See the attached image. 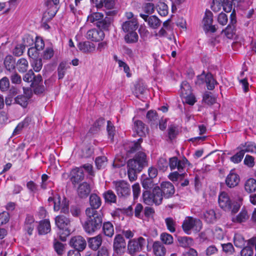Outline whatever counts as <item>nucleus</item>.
I'll list each match as a JSON object with an SVG mask.
<instances>
[{"mask_svg":"<svg viewBox=\"0 0 256 256\" xmlns=\"http://www.w3.org/2000/svg\"><path fill=\"white\" fill-rule=\"evenodd\" d=\"M174 184L168 181L162 182L160 186H155L152 190H145L142 192L144 202L148 205H160L163 198H172L175 193Z\"/></svg>","mask_w":256,"mask_h":256,"instance_id":"nucleus-1","label":"nucleus"},{"mask_svg":"<svg viewBox=\"0 0 256 256\" xmlns=\"http://www.w3.org/2000/svg\"><path fill=\"white\" fill-rule=\"evenodd\" d=\"M213 22V14L211 11L206 10L203 18V24L204 28L212 24Z\"/></svg>","mask_w":256,"mask_h":256,"instance_id":"nucleus-48","label":"nucleus"},{"mask_svg":"<svg viewBox=\"0 0 256 256\" xmlns=\"http://www.w3.org/2000/svg\"><path fill=\"white\" fill-rule=\"evenodd\" d=\"M152 249L156 256H164L166 254V248L159 241H156L152 244Z\"/></svg>","mask_w":256,"mask_h":256,"instance_id":"nucleus-27","label":"nucleus"},{"mask_svg":"<svg viewBox=\"0 0 256 256\" xmlns=\"http://www.w3.org/2000/svg\"><path fill=\"white\" fill-rule=\"evenodd\" d=\"M178 240L180 245L184 248L189 247L192 246L194 243L193 239L188 236H178Z\"/></svg>","mask_w":256,"mask_h":256,"instance_id":"nucleus-39","label":"nucleus"},{"mask_svg":"<svg viewBox=\"0 0 256 256\" xmlns=\"http://www.w3.org/2000/svg\"><path fill=\"white\" fill-rule=\"evenodd\" d=\"M161 24L160 20L154 15L151 16L148 18V26L154 28H157Z\"/></svg>","mask_w":256,"mask_h":256,"instance_id":"nucleus-46","label":"nucleus"},{"mask_svg":"<svg viewBox=\"0 0 256 256\" xmlns=\"http://www.w3.org/2000/svg\"><path fill=\"white\" fill-rule=\"evenodd\" d=\"M142 184L143 188L146 190H148L153 188L154 187V183L152 178H146L143 180L142 182Z\"/></svg>","mask_w":256,"mask_h":256,"instance_id":"nucleus-55","label":"nucleus"},{"mask_svg":"<svg viewBox=\"0 0 256 256\" xmlns=\"http://www.w3.org/2000/svg\"><path fill=\"white\" fill-rule=\"evenodd\" d=\"M86 220L82 224L84 231L88 234H93L100 230L102 224V214L100 211H93L91 209L86 210Z\"/></svg>","mask_w":256,"mask_h":256,"instance_id":"nucleus-2","label":"nucleus"},{"mask_svg":"<svg viewBox=\"0 0 256 256\" xmlns=\"http://www.w3.org/2000/svg\"><path fill=\"white\" fill-rule=\"evenodd\" d=\"M102 236L100 234L94 237L89 238L88 240V246L90 249L96 250L102 245Z\"/></svg>","mask_w":256,"mask_h":256,"instance_id":"nucleus-23","label":"nucleus"},{"mask_svg":"<svg viewBox=\"0 0 256 256\" xmlns=\"http://www.w3.org/2000/svg\"><path fill=\"white\" fill-rule=\"evenodd\" d=\"M234 242L236 247L241 248L244 246L246 240L242 234H235L234 237Z\"/></svg>","mask_w":256,"mask_h":256,"instance_id":"nucleus-49","label":"nucleus"},{"mask_svg":"<svg viewBox=\"0 0 256 256\" xmlns=\"http://www.w3.org/2000/svg\"><path fill=\"white\" fill-rule=\"evenodd\" d=\"M194 226H198L201 228L202 222L198 218H194L192 216H186L182 222V227L184 232L188 234H190L191 230Z\"/></svg>","mask_w":256,"mask_h":256,"instance_id":"nucleus-9","label":"nucleus"},{"mask_svg":"<svg viewBox=\"0 0 256 256\" xmlns=\"http://www.w3.org/2000/svg\"><path fill=\"white\" fill-rule=\"evenodd\" d=\"M4 64L6 70L10 72L12 71L16 68V59L11 55H8L6 56Z\"/></svg>","mask_w":256,"mask_h":256,"instance_id":"nucleus-31","label":"nucleus"},{"mask_svg":"<svg viewBox=\"0 0 256 256\" xmlns=\"http://www.w3.org/2000/svg\"><path fill=\"white\" fill-rule=\"evenodd\" d=\"M138 36L135 31L128 32L124 36V40L128 44L136 43L138 41Z\"/></svg>","mask_w":256,"mask_h":256,"instance_id":"nucleus-40","label":"nucleus"},{"mask_svg":"<svg viewBox=\"0 0 256 256\" xmlns=\"http://www.w3.org/2000/svg\"><path fill=\"white\" fill-rule=\"evenodd\" d=\"M91 189L90 184L86 182H83L79 184L77 189V194L80 198H86L90 194Z\"/></svg>","mask_w":256,"mask_h":256,"instance_id":"nucleus-19","label":"nucleus"},{"mask_svg":"<svg viewBox=\"0 0 256 256\" xmlns=\"http://www.w3.org/2000/svg\"><path fill=\"white\" fill-rule=\"evenodd\" d=\"M236 26L228 25L224 29H223L221 34H224V36L229 39H232L235 34Z\"/></svg>","mask_w":256,"mask_h":256,"instance_id":"nucleus-45","label":"nucleus"},{"mask_svg":"<svg viewBox=\"0 0 256 256\" xmlns=\"http://www.w3.org/2000/svg\"><path fill=\"white\" fill-rule=\"evenodd\" d=\"M146 118L151 124H154L158 120V116L156 111L148 110L146 115Z\"/></svg>","mask_w":256,"mask_h":256,"instance_id":"nucleus-44","label":"nucleus"},{"mask_svg":"<svg viewBox=\"0 0 256 256\" xmlns=\"http://www.w3.org/2000/svg\"><path fill=\"white\" fill-rule=\"evenodd\" d=\"M178 132L177 126L174 125L170 126L168 130V134L169 139L171 140L174 139L178 134Z\"/></svg>","mask_w":256,"mask_h":256,"instance_id":"nucleus-53","label":"nucleus"},{"mask_svg":"<svg viewBox=\"0 0 256 256\" xmlns=\"http://www.w3.org/2000/svg\"><path fill=\"white\" fill-rule=\"evenodd\" d=\"M30 118H25L22 122L18 123L17 126L15 128L13 134L16 135L20 133V132L25 127H27L30 124Z\"/></svg>","mask_w":256,"mask_h":256,"instance_id":"nucleus-41","label":"nucleus"},{"mask_svg":"<svg viewBox=\"0 0 256 256\" xmlns=\"http://www.w3.org/2000/svg\"><path fill=\"white\" fill-rule=\"evenodd\" d=\"M146 244V240L142 236L130 240L128 244V254L133 255L136 252L142 251Z\"/></svg>","mask_w":256,"mask_h":256,"instance_id":"nucleus-5","label":"nucleus"},{"mask_svg":"<svg viewBox=\"0 0 256 256\" xmlns=\"http://www.w3.org/2000/svg\"><path fill=\"white\" fill-rule=\"evenodd\" d=\"M108 159L105 156H100L96 158L95 164L98 169L100 170L104 168L107 164Z\"/></svg>","mask_w":256,"mask_h":256,"instance_id":"nucleus-42","label":"nucleus"},{"mask_svg":"<svg viewBox=\"0 0 256 256\" xmlns=\"http://www.w3.org/2000/svg\"><path fill=\"white\" fill-rule=\"evenodd\" d=\"M134 129L136 134L140 136H143L148 132V128L141 120H137L134 123Z\"/></svg>","mask_w":256,"mask_h":256,"instance_id":"nucleus-28","label":"nucleus"},{"mask_svg":"<svg viewBox=\"0 0 256 256\" xmlns=\"http://www.w3.org/2000/svg\"><path fill=\"white\" fill-rule=\"evenodd\" d=\"M46 5L48 10V14L52 16H54L59 9L58 5V4H53L50 0H47L46 1Z\"/></svg>","mask_w":256,"mask_h":256,"instance_id":"nucleus-35","label":"nucleus"},{"mask_svg":"<svg viewBox=\"0 0 256 256\" xmlns=\"http://www.w3.org/2000/svg\"><path fill=\"white\" fill-rule=\"evenodd\" d=\"M103 197L106 202L116 203V196L114 192L112 190H108L102 194Z\"/></svg>","mask_w":256,"mask_h":256,"instance_id":"nucleus-37","label":"nucleus"},{"mask_svg":"<svg viewBox=\"0 0 256 256\" xmlns=\"http://www.w3.org/2000/svg\"><path fill=\"white\" fill-rule=\"evenodd\" d=\"M42 78L40 74H34L30 84L34 94H40L46 90V87L42 84Z\"/></svg>","mask_w":256,"mask_h":256,"instance_id":"nucleus-10","label":"nucleus"},{"mask_svg":"<svg viewBox=\"0 0 256 256\" xmlns=\"http://www.w3.org/2000/svg\"><path fill=\"white\" fill-rule=\"evenodd\" d=\"M222 6V0H213L211 5V9L214 12H218Z\"/></svg>","mask_w":256,"mask_h":256,"instance_id":"nucleus-62","label":"nucleus"},{"mask_svg":"<svg viewBox=\"0 0 256 256\" xmlns=\"http://www.w3.org/2000/svg\"><path fill=\"white\" fill-rule=\"evenodd\" d=\"M126 247V242L123 236L120 234L115 236L114 239L113 248L117 254L124 253Z\"/></svg>","mask_w":256,"mask_h":256,"instance_id":"nucleus-14","label":"nucleus"},{"mask_svg":"<svg viewBox=\"0 0 256 256\" xmlns=\"http://www.w3.org/2000/svg\"><path fill=\"white\" fill-rule=\"evenodd\" d=\"M36 222L35 221L34 218L32 215L28 214L23 225V230L30 236L33 234V232L36 227Z\"/></svg>","mask_w":256,"mask_h":256,"instance_id":"nucleus-13","label":"nucleus"},{"mask_svg":"<svg viewBox=\"0 0 256 256\" xmlns=\"http://www.w3.org/2000/svg\"><path fill=\"white\" fill-rule=\"evenodd\" d=\"M78 48L80 51L84 53H90L95 50L94 44L88 41L80 42Z\"/></svg>","mask_w":256,"mask_h":256,"instance_id":"nucleus-26","label":"nucleus"},{"mask_svg":"<svg viewBox=\"0 0 256 256\" xmlns=\"http://www.w3.org/2000/svg\"><path fill=\"white\" fill-rule=\"evenodd\" d=\"M164 222L168 230L171 233H174L176 230V220L172 217L165 218Z\"/></svg>","mask_w":256,"mask_h":256,"instance_id":"nucleus-38","label":"nucleus"},{"mask_svg":"<svg viewBox=\"0 0 256 256\" xmlns=\"http://www.w3.org/2000/svg\"><path fill=\"white\" fill-rule=\"evenodd\" d=\"M132 161L127 162L128 175L129 180L132 182L136 180V172H140L142 170L138 168L136 166L132 165Z\"/></svg>","mask_w":256,"mask_h":256,"instance_id":"nucleus-24","label":"nucleus"},{"mask_svg":"<svg viewBox=\"0 0 256 256\" xmlns=\"http://www.w3.org/2000/svg\"><path fill=\"white\" fill-rule=\"evenodd\" d=\"M66 70V64L62 62L60 64L58 68V79H62L64 77Z\"/></svg>","mask_w":256,"mask_h":256,"instance_id":"nucleus-58","label":"nucleus"},{"mask_svg":"<svg viewBox=\"0 0 256 256\" xmlns=\"http://www.w3.org/2000/svg\"><path fill=\"white\" fill-rule=\"evenodd\" d=\"M39 235H44L49 233L51 230V226L48 219H44L39 222L37 227Z\"/></svg>","mask_w":256,"mask_h":256,"instance_id":"nucleus-20","label":"nucleus"},{"mask_svg":"<svg viewBox=\"0 0 256 256\" xmlns=\"http://www.w3.org/2000/svg\"><path fill=\"white\" fill-rule=\"evenodd\" d=\"M192 92V88L188 82L183 81L180 85V96H183Z\"/></svg>","mask_w":256,"mask_h":256,"instance_id":"nucleus-47","label":"nucleus"},{"mask_svg":"<svg viewBox=\"0 0 256 256\" xmlns=\"http://www.w3.org/2000/svg\"><path fill=\"white\" fill-rule=\"evenodd\" d=\"M218 202L220 207L225 212H230L232 208V202L228 195L224 192H222L218 199Z\"/></svg>","mask_w":256,"mask_h":256,"instance_id":"nucleus-12","label":"nucleus"},{"mask_svg":"<svg viewBox=\"0 0 256 256\" xmlns=\"http://www.w3.org/2000/svg\"><path fill=\"white\" fill-rule=\"evenodd\" d=\"M186 165L190 166L191 164L185 156H184L181 160H178L176 156H173L169 158L168 166L171 170L176 168L178 172H182L184 170Z\"/></svg>","mask_w":256,"mask_h":256,"instance_id":"nucleus-7","label":"nucleus"},{"mask_svg":"<svg viewBox=\"0 0 256 256\" xmlns=\"http://www.w3.org/2000/svg\"><path fill=\"white\" fill-rule=\"evenodd\" d=\"M244 155V152L241 150L239 152H237L233 156L230 157V160L231 162H233L234 163L238 164L242 160Z\"/></svg>","mask_w":256,"mask_h":256,"instance_id":"nucleus-56","label":"nucleus"},{"mask_svg":"<svg viewBox=\"0 0 256 256\" xmlns=\"http://www.w3.org/2000/svg\"><path fill=\"white\" fill-rule=\"evenodd\" d=\"M138 28V22L136 18H133L130 20L126 21L122 24V28L124 32L135 31Z\"/></svg>","mask_w":256,"mask_h":256,"instance_id":"nucleus-25","label":"nucleus"},{"mask_svg":"<svg viewBox=\"0 0 256 256\" xmlns=\"http://www.w3.org/2000/svg\"><path fill=\"white\" fill-rule=\"evenodd\" d=\"M69 205V200L65 196H64L60 206V212L65 214H68L70 212Z\"/></svg>","mask_w":256,"mask_h":256,"instance_id":"nucleus-52","label":"nucleus"},{"mask_svg":"<svg viewBox=\"0 0 256 256\" xmlns=\"http://www.w3.org/2000/svg\"><path fill=\"white\" fill-rule=\"evenodd\" d=\"M157 10L161 16H166L168 14V6L163 2H160L157 5Z\"/></svg>","mask_w":256,"mask_h":256,"instance_id":"nucleus-51","label":"nucleus"},{"mask_svg":"<svg viewBox=\"0 0 256 256\" xmlns=\"http://www.w3.org/2000/svg\"><path fill=\"white\" fill-rule=\"evenodd\" d=\"M112 184L115 187V190L119 197H126L130 194V186L126 182L123 180H120L114 181Z\"/></svg>","mask_w":256,"mask_h":256,"instance_id":"nucleus-8","label":"nucleus"},{"mask_svg":"<svg viewBox=\"0 0 256 256\" xmlns=\"http://www.w3.org/2000/svg\"><path fill=\"white\" fill-rule=\"evenodd\" d=\"M160 240L166 244H170L173 242L174 238L172 236L166 232H163L160 236Z\"/></svg>","mask_w":256,"mask_h":256,"instance_id":"nucleus-54","label":"nucleus"},{"mask_svg":"<svg viewBox=\"0 0 256 256\" xmlns=\"http://www.w3.org/2000/svg\"><path fill=\"white\" fill-rule=\"evenodd\" d=\"M55 224L60 230V238L64 242L66 237L70 235L72 230L71 220L69 218L60 214L55 218Z\"/></svg>","mask_w":256,"mask_h":256,"instance_id":"nucleus-3","label":"nucleus"},{"mask_svg":"<svg viewBox=\"0 0 256 256\" xmlns=\"http://www.w3.org/2000/svg\"><path fill=\"white\" fill-rule=\"evenodd\" d=\"M197 81L200 84L205 82L207 89L210 90H213L215 86L218 84L210 72L206 74L204 71L197 76Z\"/></svg>","mask_w":256,"mask_h":256,"instance_id":"nucleus-6","label":"nucleus"},{"mask_svg":"<svg viewBox=\"0 0 256 256\" xmlns=\"http://www.w3.org/2000/svg\"><path fill=\"white\" fill-rule=\"evenodd\" d=\"M102 231L106 236L112 238L114 234V228L112 222H104L102 224Z\"/></svg>","mask_w":256,"mask_h":256,"instance_id":"nucleus-34","label":"nucleus"},{"mask_svg":"<svg viewBox=\"0 0 256 256\" xmlns=\"http://www.w3.org/2000/svg\"><path fill=\"white\" fill-rule=\"evenodd\" d=\"M203 218L208 224H214L216 220L215 211L212 209L206 210L203 214Z\"/></svg>","mask_w":256,"mask_h":256,"instance_id":"nucleus-29","label":"nucleus"},{"mask_svg":"<svg viewBox=\"0 0 256 256\" xmlns=\"http://www.w3.org/2000/svg\"><path fill=\"white\" fill-rule=\"evenodd\" d=\"M87 21L94 24L98 28L108 31L111 24V18L100 12H93L88 16Z\"/></svg>","mask_w":256,"mask_h":256,"instance_id":"nucleus-4","label":"nucleus"},{"mask_svg":"<svg viewBox=\"0 0 256 256\" xmlns=\"http://www.w3.org/2000/svg\"><path fill=\"white\" fill-rule=\"evenodd\" d=\"M103 29H96V28L91 29L87 32L86 38L94 42H99L104 40L105 34Z\"/></svg>","mask_w":256,"mask_h":256,"instance_id":"nucleus-15","label":"nucleus"},{"mask_svg":"<svg viewBox=\"0 0 256 256\" xmlns=\"http://www.w3.org/2000/svg\"><path fill=\"white\" fill-rule=\"evenodd\" d=\"M132 161V165L136 166V167L140 170H142L144 167L147 164L146 155L142 152H137L134 158L132 159L129 160L128 162H131Z\"/></svg>","mask_w":256,"mask_h":256,"instance_id":"nucleus-11","label":"nucleus"},{"mask_svg":"<svg viewBox=\"0 0 256 256\" xmlns=\"http://www.w3.org/2000/svg\"><path fill=\"white\" fill-rule=\"evenodd\" d=\"M70 244L75 250L83 251L86 246V242L84 238L80 236L72 237L70 242Z\"/></svg>","mask_w":256,"mask_h":256,"instance_id":"nucleus-17","label":"nucleus"},{"mask_svg":"<svg viewBox=\"0 0 256 256\" xmlns=\"http://www.w3.org/2000/svg\"><path fill=\"white\" fill-rule=\"evenodd\" d=\"M240 181V178L238 174L232 170L226 176L225 182L226 186L230 188H233L237 186Z\"/></svg>","mask_w":256,"mask_h":256,"instance_id":"nucleus-18","label":"nucleus"},{"mask_svg":"<svg viewBox=\"0 0 256 256\" xmlns=\"http://www.w3.org/2000/svg\"><path fill=\"white\" fill-rule=\"evenodd\" d=\"M24 94H19L14 98V103L26 108L28 104L29 100L31 98L32 92L25 88H24Z\"/></svg>","mask_w":256,"mask_h":256,"instance_id":"nucleus-16","label":"nucleus"},{"mask_svg":"<svg viewBox=\"0 0 256 256\" xmlns=\"http://www.w3.org/2000/svg\"><path fill=\"white\" fill-rule=\"evenodd\" d=\"M106 120L104 118L100 117L98 118L90 128V132L92 134H96L104 126Z\"/></svg>","mask_w":256,"mask_h":256,"instance_id":"nucleus-30","label":"nucleus"},{"mask_svg":"<svg viewBox=\"0 0 256 256\" xmlns=\"http://www.w3.org/2000/svg\"><path fill=\"white\" fill-rule=\"evenodd\" d=\"M10 87L8 78L5 76L0 80V90L2 92L6 91Z\"/></svg>","mask_w":256,"mask_h":256,"instance_id":"nucleus-61","label":"nucleus"},{"mask_svg":"<svg viewBox=\"0 0 256 256\" xmlns=\"http://www.w3.org/2000/svg\"><path fill=\"white\" fill-rule=\"evenodd\" d=\"M158 166L160 170L166 171L168 168V163L166 158H160L158 162Z\"/></svg>","mask_w":256,"mask_h":256,"instance_id":"nucleus-64","label":"nucleus"},{"mask_svg":"<svg viewBox=\"0 0 256 256\" xmlns=\"http://www.w3.org/2000/svg\"><path fill=\"white\" fill-rule=\"evenodd\" d=\"M222 250L226 254H232L234 252V248L230 242L222 244H221Z\"/></svg>","mask_w":256,"mask_h":256,"instance_id":"nucleus-57","label":"nucleus"},{"mask_svg":"<svg viewBox=\"0 0 256 256\" xmlns=\"http://www.w3.org/2000/svg\"><path fill=\"white\" fill-rule=\"evenodd\" d=\"M244 190L248 193L254 192L256 190V180L253 178L248 179L245 182Z\"/></svg>","mask_w":256,"mask_h":256,"instance_id":"nucleus-36","label":"nucleus"},{"mask_svg":"<svg viewBox=\"0 0 256 256\" xmlns=\"http://www.w3.org/2000/svg\"><path fill=\"white\" fill-rule=\"evenodd\" d=\"M48 201L49 203L52 202L54 204V210L55 212H58L60 209L62 201L60 196L58 194H56L48 198Z\"/></svg>","mask_w":256,"mask_h":256,"instance_id":"nucleus-33","label":"nucleus"},{"mask_svg":"<svg viewBox=\"0 0 256 256\" xmlns=\"http://www.w3.org/2000/svg\"><path fill=\"white\" fill-rule=\"evenodd\" d=\"M90 207L87 208L86 210L91 209L93 211H98L97 210L102 204V200L96 194H92L90 195L89 198Z\"/></svg>","mask_w":256,"mask_h":256,"instance_id":"nucleus-21","label":"nucleus"},{"mask_svg":"<svg viewBox=\"0 0 256 256\" xmlns=\"http://www.w3.org/2000/svg\"><path fill=\"white\" fill-rule=\"evenodd\" d=\"M32 66L36 72H39L42 68V62L41 58H36L33 60Z\"/></svg>","mask_w":256,"mask_h":256,"instance_id":"nucleus-60","label":"nucleus"},{"mask_svg":"<svg viewBox=\"0 0 256 256\" xmlns=\"http://www.w3.org/2000/svg\"><path fill=\"white\" fill-rule=\"evenodd\" d=\"M249 218L247 210L245 208H242L236 216L232 217V221L234 223L241 224L246 222Z\"/></svg>","mask_w":256,"mask_h":256,"instance_id":"nucleus-22","label":"nucleus"},{"mask_svg":"<svg viewBox=\"0 0 256 256\" xmlns=\"http://www.w3.org/2000/svg\"><path fill=\"white\" fill-rule=\"evenodd\" d=\"M106 131L108 132V138H110L111 141H114V136L115 135V126L111 121H107Z\"/></svg>","mask_w":256,"mask_h":256,"instance_id":"nucleus-50","label":"nucleus"},{"mask_svg":"<svg viewBox=\"0 0 256 256\" xmlns=\"http://www.w3.org/2000/svg\"><path fill=\"white\" fill-rule=\"evenodd\" d=\"M203 100L208 105L212 106L216 102V98L212 92H206L203 96Z\"/></svg>","mask_w":256,"mask_h":256,"instance_id":"nucleus-43","label":"nucleus"},{"mask_svg":"<svg viewBox=\"0 0 256 256\" xmlns=\"http://www.w3.org/2000/svg\"><path fill=\"white\" fill-rule=\"evenodd\" d=\"M142 141V138H140L136 142H135L131 146H130V149L128 150V153L133 154L138 150L140 148V142Z\"/></svg>","mask_w":256,"mask_h":256,"instance_id":"nucleus-59","label":"nucleus"},{"mask_svg":"<svg viewBox=\"0 0 256 256\" xmlns=\"http://www.w3.org/2000/svg\"><path fill=\"white\" fill-rule=\"evenodd\" d=\"M16 68L20 73H24L28 69V62L25 58H20L16 62Z\"/></svg>","mask_w":256,"mask_h":256,"instance_id":"nucleus-32","label":"nucleus"},{"mask_svg":"<svg viewBox=\"0 0 256 256\" xmlns=\"http://www.w3.org/2000/svg\"><path fill=\"white\" fill-rule=\"evenodd\" d=\"M233 0H223L222 7L224 10L226 12H230L232 9Z\"/></svg>","mask_w":256,"mask_h":256,"instance_id":"nucleus-63","label":"nucleus"}]
</instances>
